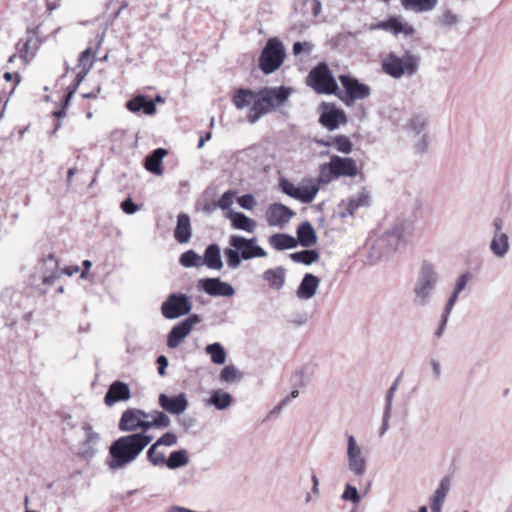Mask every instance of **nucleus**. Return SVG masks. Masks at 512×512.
Masks as SVG:
<instances>
[{
  "mask_svg": "<svg viewBox=\"0 0 512 512\" xmlns=\"http://www.w3.org/2000/svg\"><path fill=\"white\" fill-rule=\"evenodd\" d=\"M419 139L414 144V150L417 154L423 155L428 151L429 147V139L428 134L424 133L422 135H418Z\"/></svg>",
  "mask_w": 512,
  "mask_h": 512,
  "instance_id": "obj_55",
  "label": "nucleus"
},
{
  "mask_svg": "<svg viewBox=\"0 0 512 512\" xmlns=\"http://www.w3.org/2000/svg\"><path fill=\"white\" fill-rule=\"evenodd\" d=\"M450 490V479L448 477H444L437 489L434 491L433 496L431 497V501L437 503H443L447 497V494Z\"/></svg>",
  "mask_w": 512,
  "mask_h": 512,
  "instance_id": "obj_48",
  "label": "nucleus"
},
{
  "mask_svg": "<svg viewBox=\"0 0 512 512\" xmlns=\"http://www.w3.org/2000/svg\"><path fill=\"white\" fill-rule=\"evenodd\" d=\"M148 419L145 424V430L152 428H168L171 425L170 418L162 411L153 410L147 412Z\"/></svg>",
  "mask_w": 512,
  "mask_h": 512,
  "instance_id": "obj_35",
  "label": "nucleus"
},
{
  "mask_svg": "<svg viewBox=\"0 0 512 512\" xmlns=\"http://www.w3.org/2000/svg\"><path fill=\"white\" fill-rule=\"evenodd\" d=\"M95 54V52L92 50V48L85 49L79 56L78 59V67L80 69H85V66L89 65V70L93 66V61L91 60V57Z\"/></svg>",
  "mask_w": 512,
  "mask_h": 512,
  "instance_id": "obj_52",
  "label": "nucleus"
},
{
  "mask_svg": "<svg viewBox=\"0 0 512 512\" xmlns=\"http://www.w3.org/2000/svg\"><path fill=\"white\" fill-rule=\"evenodd\" d=\"M89 72V65L85 66V69H80V71L77 73V76L74 80V91L77 89V87L81 84V82L84 80L86 75Z\"/></svg>",
  "mask_w": 512,
  "mask_h": 512,
  "instance_id": "obj_63",
  "label": "nucleus"
},
{
  "mask_svg": "<svg viewBox=\"0 0 512 512\" xmlns=\"http://www.w3.org/2000/svg\"><path fill=\"white\" fill-rule=\"evenodd\" d=\"M121 209L126 214H134L136 211H138V206L132 201L131 198H127L121 203Z\"/></svg>",
  "mask_w": 512,
  "mask_h": 512,
  "instance_id": "obj_61",
  "label": "nucleus"
},
{
  "mask_svg": "<svg viewBox=\"0 0 512 512\" xmlns=\"http://www.w3.org/2000/svg\"><path fill=\"white\" fill-rule=\"evenodd\" d=\"M59 263L54 254H49L47 258L43 259V284L52 285L56 279L59 278Z\"/></svg>",
  "mask_w": 512,
  "mask_h": 512,
  "instance_id": "obj_27",
  "label": "nucleus"
},
{
  "mask_svg": "<svg viewBox=\"0 0 512 512\" xmlns=\"http://www.w3.org/2000/svg\"><path fill=\"white\" fill-rule=\"evenodd\" d=\"M509 226L510 220L507 215H500L493 219V237L490 243V250L498 258L506 256L510 249Z\"/></svg>",
  "mask_w": 512,
  "mask_h": 512,
  "instance_id": "obj_9",
  "label": "nucleus"
},
{
  "mask_svg": "<svg viewBox=\"0 0 512 512\" xmlns=\"http://www.w3.org/2000/svg\"><path fill=\"white\" fill-rule=\"evenodd\" d=\"M291 89L285 86L265 87L256 93L250 107L247 120L255 124L261 117L269 113L275 107L281 106L290 96Z\"/></svg>",
  "mask_w": 512,
  "mask_h": 512,
  "instance_id": "obj_4",
  "label": "nucleus"
},
{
  "mask_svg": "<svg viewBox=\"0 0 512 512\" xmlns=\"http://www.w3.org/2000/svg\"><path fill=\"white\" fill-rule=\"evenodd\" d=\"M190 330L182 324V322H179L176 324L169 332L167 336V346L170 349L177 348L180 343L190 334Z\"/></svg>",
  "mask_w": 512,
  "mask_h": 512,
  "instance_id": "obj_34",
  "label": "nucleus"
},
{
  "mask_svg": "<svg viewBox=\"0 0 512 512\" xmlns=\"http://www.w3.org/2000/svg\"><path fill=\"white\" fill-rule=\"evenodd\" d=\"M159 446L153 443L147 450L148 461L156 467L165 466L167 463V457L164 452L158 450Z\"/></svg>",
  "mask_w": 512,
  "mask_h": 512,
  "instance_id": "obj_45",
  "label": "nucleus"
},
{
  "mask_svg": "<svg viewBox=\"0 0 512 512\" xmlns=\"http://www.w3.org/2000/svg\"><path fill=\"white\" fill-rule=\"evenodd\" d=\"M377 27L379 29L391 32L394 35L403 33L406 36H411L414 33V28L408 23H402L398 18L391 17L386 21L380 22Z\"/></svg>",
  "mask_w": 512,
  "mask_h": 512,
  "instance_id": "obj_28",
  "label": "nucleus"
},
{
  "mask_svg": "<svg viewBox=\"0 0 512 512\" xmlns=\"http://www.w3.org/2000/svg\"><path fill=\"white\" fill-rule=\"evenodd\" d=\"M439 21L442 26L449 27L456 25L459 22V18L451 10H446L441 15Z\"/></svg>",
  "mask_w": 512,
  "mask_h": 512,
  "instance_id": "obj_56",
  "label": "nucleus"
},
{
  "mask_svg": "<svg viewBox=\"0 0 512 512\" xmlns=\"http://www.w3.org/2000/svg\"><path fill=\"white\" fill-rule=\"evenodd\" d=\"M178 442V437L173 432H167L163 434L160 438L156 440V446H167L171 447L176 445Z\"/></svg>",
  "mask_w": 512,
  "mask_h": 512,
  "instance_id": "obj_53",
  "label": "nucleus"
},
{
  "mask_svg": "<svg viewBox=\"0 0 512 512\" xmlns=\"http://www.w3.org/2000/svg\"><path fill=\"white\" fill-rule=\"evenodd\" d=\"M205 352L210 356L211 361L216 365H222L226 362V351L224 347L218 342L207 345L205 347Z\"/></svg>",
  "mask_w": 512,
  "mask_h": 512,
  "instance_id": "obj_41",
  "label": "nucleus"
},
{
  "mask_svg": "<svg viewBox=\"0 0 512 512\" xmlns=\"http://www.w3.org/2000/svg\"><path fill=\"white\" fill-rule=\"evenodd\" d=\"M158 403L165 412L172 415H181L189 406L188 399L184 393H180L176 396H169L162 393L158 397Z\"/></svg>",
  "mask_w": 512,
  "mask_h": 512,
  "instance_id": "obj_18",
  "label": "nucleus"
},
{
  "mask_svg": "<svg viewBox=\"0 0 512 512\" xmlns=\"http://www.w3.org/2000/svg\"><path fill=\"white\" fill-rule=\"evenodd\" d=\"M319 121L324 127L332 131L337 129L341 124H345L347 117L342 109L327 104L324 106Z\"/></svg>",
  "mask_w": 512,
  "mask_h": 512,
  "instance_id": "obj_19",
  "label": "nucleus"
},
{
  "mask_svg": "<svg viewBox=\"0 0 512 512\" xmlns=\"http://www.w3.org/2000/svg\"><path fill=\"white\" fill-rule=\"evenodd\" d=\"M320 279L311 273H306L296 290V296L300 300H309L313 298L319 288Z\"/></svg>",
  "mask_w": 512,
  "mask_h": 512,
  "instance_id": "obj_23",
  "label": "nucleus"
},
{
  "mask_svg": "<svg viewBox=\"0 0 512 512\" xmlns=\"http://www.w3.org/2000/svg\"><path fill=\"white\" fill-rule=\"evenodd\" d=\"M219 378L222 382L234 383L242 378V374L235 366L228 365L221 370Z\"/></svg>",
  "mask_w": 512,
  "mask_h": 512,
  "instance_id": "obj_47",
  "label": "nucleus"
},
{
  "mask_svg": "<svg viewBox=\"0 0 512 512\" xmlns=\"http://www.w3.org/2000/svg\"><path fill=\"white\" fill-rule=\"evenodd\" d=\"M240 207L246 210H253L256 205V200L252 194H245L237 200Z\"/></svg>",
  "mask_w": 512,
  "mask_h": 512,
  "instance_id": "obj_57",
  "label": "nucleus"
},
{
  "mask_svg": "<svg viewBox=\"0 0 512 512\" xmlns=\"http://www.w3.org/2000/svg\"><path fill=\"white\" fill-rule=\"evenodd\" d=\"M289 258L295 263L311 265L319 259V253L316 250L306 249L289 254Z\"/></svg>",
  "mask_w": 512,
  "mask_h": 512,
  "instance_id": "obj_42",
  "label": "nucleus"
},
{
  "mask_svg": "<svg viewBox=\"0 0 512 512\" xmlns=\"http://www.w3.org/2000/svg\"><path fill=\"white\" fill-rule=\"evenodd\" d=\"M147 412L141 409L129 408L123 412L120 421L119 429L123 432H132L141 429V433H145V424L147 422Z\"/></svg>",
  "mask_w": 512,
  "mask_h": 512,
  "instance_id": "obj_15",
  "label": "nucleus"
},
{
  "mask_svg": "<svg viewBox=\"0 0 512 512\" xmlns=\"http://www.w3.org/2000/svg\"><path fill=\"white\" fill-rule=\"evenodd\" d=\"M206 265L209 269L221 270L223 261L221 258V249L218 244H210L206 247L202 256V266Z\"/></svg>",
  "mask_w": 512,
  "mask_h": 512,
  "instance_id": "obj_26",
  "label": "nucleus"
},
{
  "mask_svg": "<svg viewBox=\"0 0 512 512\" xmlns=\"http://www.w3.org/2000/svg\"><path fill=\"white\" fill-rule=\"evenodd\" d=\"M395 393V391L388 389L385 395V407L383 411L382 424L380 427V436L384 435L389 428V420L391 417L392 404Z\"/></svg>",
  "mask_w": 512,
  "mask_h": 512,
  "instance_id": "obj_43",
  "label": "nucleus"
},
{
  "mask_svg": "<svg viewBox=\"0 0 512 512\" xmlns=\"http://www.w3.org/2000/svg\"><path fill=\"white\" fill-rule=\"evenodd\" d=\"M179 263L185 268L201 267L202 256L196 253L194 250H187L181 254Z\"/></svg>",
  "mask_w": 512,
  "mask_h": 512,
  "instance_id": "obj_44",
  "label": "nucleus"
},
{
  "mask_svg": "<svg viewBox=\"0 0 512 512\" xmlns=\"http://www.w3.org/2000/svg\"><path fill=\"white\" fill-rule=\"evenodd\" d=\"M472 276L470 273H464L460 275L455 283L454 290L457 291L458 294H460L467 286L468 282L471 280Z\"/></svg>",
  "mask_w": 512,
  "mask_h": 512,
  "instance_id": "obj_58",
  "label": "nucleus"
},
{
  "mask_svg": "<svg viewBox=\"0 0 512 512\" xmlns=\"http://www.w3.org/2000/svg\"><path fill=\"white\" fill-rule=\"evenodd\" d=\"M307 84L319 94H335L339 87L325 62L319 63L308 74Z\"/></svg>",
  "mask_w": 512,
  "mask_h": 512,
  "instance_id": "obj_8",
  "label": "nucleus"
},
{
  "mask_svg": "<svg viewBox=\"0 0 512 512\" xmlns=\"http://www.w3.org/2000/svg\"><path fill=\"white\" fill-rule=\"evenodd\" d=\"M288 322L296 327L305 325L308 322L306 312H293L289 315Z\"/></svg>",
  "mask_w": 512,
  "mask_h": 512,
  "instance_id": "obj_54",
  "label": "nucleus"
},
{
  "mask_svg": "<svg viewBox=\"0 0 512 512\" xmlns=\"http://www.w3.org/2000/svg\"><path fill=\"white\" fill-rule=\"evenodd\" d=\"M85 432V440L80 444L78 455L86 460L93 458L96 454V445L100 439L97 432L93 431L92 426L85 422L82 425Z\"/></svg>",
  "mask_w": 512,
  "mask_h": 512,
  "instance_id": "obj_20",
  "label": "nucleus"
},
{
  "mask_svg": "<svg viewBox=\"0 0 512 512\" xmlns=\"http://www.w3.org/2000/svg\"><path fill=\"white\" fill-rule=\"evenodd\" d=\"M157 364H158V373L161 376L165 375V370L168 366V359L164 355H160L157 358Z\"/></svg>",
  "mask_w": 512,
  "mask_h": 512,
  "instance_id": "obj_64",
  "label": "nucleus"
},
{
  "mask_svg": "<svg viewBox=\"0 0 512 512\" xmlns=\"http://www.w3.org/2000/svg\"><path fill=\"white\" fill-rule=\"evenodd\" d=\"M347 465L349 471L357 477H362L366 473V456L353 435L347 436Z\"/></svg>",
  "mask_w": 512,
  "mask_h": 512,
  "instance_id": "obj_11",
  "label": "nucleus"
},
{
  "mask_svg": "<svg viewBox=\"0 0 512 512\" xmlns=\"http://www.w3.org/2000/svg\"><path fill=\"white\" fill-rule=\"evenodd\" d=\"M285 57L283 43L278 38H270L259 57V67L264 74H271L283 64Z\"/></svg>",
  "mask_w": 512,
  "mask_h": 512,
  "instance_id": "obj_7",
  "label": "nucleus"
},
{
  "mask_svg": "<svg viewBox=\"0 0 512 512\" xmlns=\"http://www.w3.org/2000/svg\"><path fill=\"white\" fill-rule=\"evenodd\" d=\"M257 243L258 239L256 237H252L249 239L240 235H231L229 237L230 247L237 249L240 253H242V255H248L244 257V260L262 258L267 256L266 251Z\"/></svg>",
  "mask_w": 512,
  "mask_h": 512,
  "instance_id": "obj_12",
  "label": "nucleus"
},
{
  "mask_svg": "<svg viewBox=\"0 0 512 512\" xmlns=\"http://www.w3.org/2000/svg\"><path fill=\"white\" fill-rule=\"evenodd\" d=\"M145 433H133L115 440L109 448L107 465L110 470H119L132 463L152 441Z\"/></svg>",
  "mask_w": 512,
  "mask_h": 512,
  "instance_id": "obj_1",
  "label": "nucleus"
},
{
  "mask_svg": "<svg viewBox=\"0 0 512 512\" xmlns=\"http://www.w3.org/2000/svg\"><path fill=\"white\" fill-rule=\"evenodd\" d=\"M233 403V397L230 393L222 390H212L207 404L213 406L217 410H225Z\"/></svg>",
  "mask_w": 512,
  "mask_h": 512,
  "instance_id": "obj_32",
  "label": "nucleus"
},
{
  "mask_svg": "<svg viewBox=\"0 0 512 512\" xmlns=\"http://www.w3.org/2000/svg\"><path fill=\"white\" fill-rule=\"evenodd\" d=\"M298 244L303 247H311L317 243L315 229L309 221L301 223L296 230Z\"/></svg>",
  "mask_w": 512,
  "mask_h": 512,
  "instance_id": "obj_29",
  "label": "nucleus"
},
{
  "mask_svg": "<svg viewBox=\"0 0 512 512\" xmlns=\"http://www.w3.org/2000/svg\"><path fill=\"white\" fill-rule=\"evenodd\" d=\"M164 99L157 95L154 100H150L144 95H138L126 103V107L131 112L143 111L146 115H153L156 112V103H162Z\"/></svg>",
  "mask_w": 512,
  "mask_h": 512,
  "instance_id": "obj_21",
  "label": "nucleus"
},
{
  "mask_svg": "<svg viewBox=\"0 0 512 512\" xmlns=\"http://www.w3.org/2000/svg\"><path fill=\"white\" fill-rule=\"evenodd\" d=\"M236 195V192L233 190H228L225 193L222 194V196L219 198L217 202V206L221 210H227L230 208V206L233 204L234 197Z\"/></svg>",
  "mask_w": 512,
  "mask_h": 512,
  "instance_id": "obj_51",
  "label": "nucleus"
},
{
  "mask_svg": "<svg viewBox=\"0 0 512 512\" xmlns=\"http://www.w3.org/2000/svg\"><path fill=\"white\" fill-rule=\"evenodd\" d=\"M370 204V194L366 189H362L358 194L349 199L347 211L350 215L360 207H366Z\"/></svg>",
  "mask_w": 512,
  "mask_h": 512,
  "instance_id": "obj_40",
  "label": "nucleus"
},
{
  "mask_svg": "<svg viewBox=\"0 0 512 512\" xmlns=\"http://www.w3.org/2000/svg\"><path fill=\"white\" fill-rule=\"evenodd\" d=\"M438 0H401V5L406 10L417 13L428 12L437 6Z\"/></svg>",
  "mask_w": 512,
  "mask_h": 512,
  "instance_id": "obj_36",
  "label": "nucleus"
},
{
  "mask_svg": "<svg viewBox=\"0 0 512 512\" xmlns=\"http://www.w3.org/2000/svg\"><path fill=\"white\" fill-rule=\"evenodd\" d=\"M313 50V44L310 42H295L293 45L294 55H299L303 51L310 53Z\"/></svg>",
  "mask_w": 512,
  "mask_h": 512,
  "instance_id": "obj_59",
  "label": "nucleus"
},
{
  "mask_svg": "<svg viewBox=\"0 0 512 512\" xmlns=\"http://www.w3.org/2000/svg\"><path fill=\"white\" fill-rule=\"evenodd\" d=\"M262 278L269 284L270 288L280 290L285 285L286 269L282 266L267 269L263 272Z\"/></svg>",
  "mask_w": 512,
  "mask_h": 512,
  "instance_id": "obj_30",
  "label": "nucleus"
},
{
  "mask_svg": "<svg viewBox=\"0 0 512 512\" xmlns=\"http://www.w3.org/2000/svg\"><path fill=\"white\" fill-rule=\"evenodd\" d=\"M198 287L212 297H232L236 293L230 283L220 278H202L198 281Z\"/></svg>",
  "mask_w": 512,
  "mask_h": 512,
  "instance_id": "obj_16",
  "label": "nucleus"
},
{
  "mask_svg": "<svg viewBox=\"0 0 512 512\" xmlns=\"http://www.w3.org/2000/svg\"><path fill=\"white\" fill-rule=\"evenodd\" d=\"M167 150L164 148H157L151 154H149L145 159V168L155 174L162 175V160L167 155Z\"/></svg>",
  "mask_w": 512,
  "mask_h": 512,
  "instance_id": "obj_31",
  "label": "nucleus"
},
{
  "mask_svg": "<svg viewBox=\"0 0 512 512\" xmlns=\"http://www.w3.org/2000/svg\"><path fill=\"white\" fill-rule=\"evenodd\" d=\"M131 398V390L125 382L114 381L108 388L105 394L104 402L107 406L111 407L114 404L127 401Z\"/></svg>",
  "mask_w": 512,
  "mask_h": 512,
  "instance_id": "obj_22",
  "label": "nucleus"
},
{
  "mask_svg": "<svg viewBox=\"0 0 512 512\" xmlns=\"http://www.w3.org/2000/svg\"><path fill=\"white\" fill-rule=\"evenodd\" d=\"M437 266L430 261H423L417 273L413 289L412 302L416 307H427L436 292L439 283Z\"/></svg>",
  "mask_w": 512,
  "mask_h": 512,
  "instance_id": "obj_3",
  "label": "nucleus"
},
{
  "mask_svg": "<svg viewBox=\"0 0 512 512\" xmlns=\"http://www.w3.org/2000/svg\"><path fill=\"white\" fill-rule=\"evenodd\" d=\"M458 296H459V294L457 293V291L452 292V294L450 295V297L447 300V303L445 305V308H444V311L442 314H444L445 316H450L451 311H452L455 303L457 302Z\"/></svg>",
  "mask_w": 512,
  "mask_h": 512,
  "instance_id": "obj_60",
  "label": "nucleus"
},
{
  "mask_svg": "<svg viewBox=\"0 0 512 512\" xmlns=\"http://www.w3.org/2000/svg\"><path fill=\"white\" fill-rule=\"evenodd\" d=\"M257 92H253L249 89L240 88L233 96V104L239 110H242L248 106H252L254 98Z\"/></svg>",
  "mask_w": 512,
  "mask_h": 512,
  "instance_id": "obj_38",
  "label": "nucleus"
},
{
  "mask_svg": "<svg viewBox=\"0 0 512 512\" xmlns=\"http://www.w3.org/2000/svg\"><path fill=\"white\" fill-rule=\"evenodd\" d=\"M189 463L188 452L185 449L176 450L170 453L167 458V466L171 470L179 469Z\"/></svg>",
  "mask_w": 512,
  "mask_h": 512,
  "instance_id": "obj_39",
  "label": "nucleus"
},
{
  "mask_svg": "<svg viewBox=\"0 0 512 512\" xmlns=\"http://www.w3.org/2000/svg\"><path fill=\"white\" fill-rule=\"evenodd\" d=\"M269 244L277 251L293 249L298 245L295 237L285 234L276 233L269 237Z\"/></svg>",
  "mask_w": 512,
  "mask_h": 512,
  "instance_id": "obj_33",
  "label": "nucleus"
},
{
  "mask_svg": "<svg viewBox=\"0 0 512 512\" xmlns=\"http://www.w3.org/2000/svg\"><path fill=\"white\" fill-rule=\"evenodd\" d=\"M337 150L344 154H349L352 151L353 144L351 140L344 135H338L333 138Z\"/></svg>",
  "mask_w": 512,
  "mask_h": 512,
  "instance_id": "obj_50",
  "label": "nucleus"
},
{
  "mask_svg": "<svg viewBox=\"0 0 512 512\" xmlns=\"http://www.w3.org/2000/svg\"><path fill=\"white\" fill-rule=\"evenodd\" d=\"M224 256L226 258V262L229 268L236 269L241 265L246 254L242 255L237 249L230 247L224 250Z\"/></svg>",
  "mask_w": 512,
  "mask_h": 512,
  "instance_id": "obj_46",
  "label": "nucleus"
},
{
  "mask_svg": "<svg viewBox=\"0 0 512 512\" xmlns=\"http://www.w3.org/2000/svg\"><path fill=\"white\" fill-rule=\"evenodd\" d=\"M226 218L230 221L231 226L237 230H242L247 233H254L257 228L256 221L242 212L230 210L226 214Z\"/></svg>",
  "mask_w": 512,
  "mask_h": 512,
  "instance_id": "obj_24",
  "label": "nucleus"
},
{
  "mask_svg": "<svg viewBox=\"0 0 512 512\" xmlns=\"http://www.w3.org/2000/svg\"><path fill=\"white\" fill-rule=\"evenodd\" d=\"M412 230V224L409 221H399L393 224L371 246L367 256L369 262L376 264L403 247L407 238L412 234Z\"/></svg>",
  "mask_w": 512,
  "mask_h": 512,
  "instance_id": "obj_2",
  "label": "nucleus"
},
{
  "mask_svg": "<svg viewBox=\"0 0 512 512\" xmlns=\"http://www.w3.org/2000/svg\"><path fill=\"white\" fill-rule=\"evenodd\" d=\"M191 297L183 293L170 294L161 305V313L166 319L185 316L192 310Z\"/></svg>",
  "mask_w": 512,
  "mask_h": 512,
  "instance_id": "obj_10",
  "label": "nucleus"
},
{
  "mask_svg": "<svg viewBox=\"0 0 512 512\" xmlns=\"http://www.w3.org/2000/svg\"><path fill=\"white\" fill-rule=\"evenodd\" d=\"M420 64V55L410 50H405L402 55L390 52L383 58L381 63L383 72L394 79L416 75Z\"/></svg>",
  "mask_w": 512,
  "mask_h": 512,
  "instance_id": "obj_5",
  "label": "nucleus"
},
{
  "mask_svg": "<svg viewBox=\"0 0 512 512\" xmlns=\"http://www.w3.org/2000/svg\"><path fill=\"white\" fill-rule=\"evenodd\" d=\"M428 125V117L424 114L413 115L405 125L408 132L414 133L415 135H422Z\"/></svg>",
  "mask_w": 512,
  "mask_h": 512,
  "instance_id": "obj_37",
  "label": "nucleus"
},
{
  "mask_svg": "<svg viewBox=\"0 0 512 512\" xmlns=\"http://www.w3.org/2000/svg\"><path fill=\"white\" fill-rule=\"evenodd\" d=\"M294 215L295 212L284 204L273 203L268 206L265 218L269 226L283 228Z\"/></svg>",
  "mask_w": 512,
  "mask_h": 512,
  "instance_id": "obj_17",
  "label": "nucleus"
},
{
  "mask_svg": "<svg viewBox=\"0 0 512 512\" xmlns=\"http://www.w3.org/2000/svg\"><path fill=\"white\" fill-rule=\"evenodd\" d=\"M279 186L283 193L302 203H311L319 191L316 185L295 186L285 178L280 179Z\"/></svg>",
  "mask_w": 512,
  "mask_h": 512,
  "instance_id": "obj_14",
  "label": "nucleus"
},
{
  "mask_svg": "<svg viewBox=\"0 0 512 512\" xmlns=\"http://www.w3.org/2000/svg\"><path fill=\"white\" fill-rule=\"evenodd\" d=\"M182 324H184L190 331L192 330L193 326L200 322V317L197 314L190 315L183 321H181Z\"/></svg>",
  "mask_w": 512,
  "mask_h": 512,
  "instance_id": "obj_62",
  "label": "nucleus"
},
{
  "mask_svg": "<svg viewBox=\"0 0 512 512\" xmlns=\"http://www.w3.org/2000/svg\"><path fill=\"white\" fill-rule=\"evenodd\" d=\"M358 166L354 159L332 155L328 163H324L319 169V182L328 184L333 179L340 177H356Z\"/></svg>",
  "mask_w": 512,
  "mask_h": 512,
  "instance_id": "obj_6",
  "label": "nucleus"
},
{
  "mask_svg": "<svg viewBox=\"0 0 512 512\" xmlns=\"http://www.w3.org/2000/svg\"><path fill=\"white\" fill-rule=\"evenodd\" d=\"M341 499L344 501H350L353 504L358 505L361 501V496L359 495L356 487L347 483L344 487Z\"/></svg>",
  "mask_w": 512,
  "mask_h": 512,
  "instance_id": "obj_49",
  "label": "nucleus"
},
{
  "mask_svg": "<svg viewBox=\"0 0 512 512\" xmlns=\"http://www.w3.org/2000/svg\"><path fill=\"white\" fill-rule=\"evenodd\" d=\"M192 236V227L188 214L180 213L174 230V238L180 244L188 243Z\"/></svg>",
  "mask_w": 512,
  "mask_h": 512,
  "instance_id": "obj_25",
  "label": "nucleus"
},
{
  "mask_svg": "<svg viewBox=\"0 0 512 512\" xmlns=\"http://www.w3.org/2000/svg\"><path fill=\"white\" fill-rule=\"evenodd\" d=\"M339 80L343 85L347 100H344L347 106L356 100H363L370 96L371 89L368 85L360 83L356 78L349 75H340Z\"/></svg>",
  "mask_w": 512,
  "mask_h": 512,
  "instance_id": "obj_13",
  "label": "nucleus"
}]
</instances>
